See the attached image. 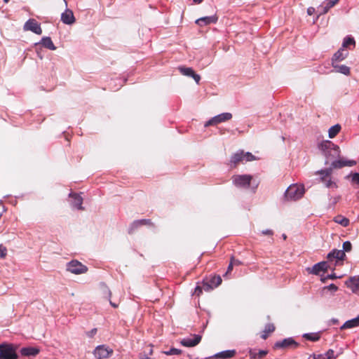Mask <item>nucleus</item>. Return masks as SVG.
<instances>
[{
	"mask_svg": "<svg viewBox=\"0 0 359 359\" xmlns=\"http://www.w3.org/2000/svg\"><path fill=\"white\" fill-rule=\"evenodd\" d=\"M332 66L336 72L341 73L344 75H349L350 74V68L344 65H334V62H332Z\"/></svg>",
	"mask_w": 359,
	"mask_h": 359,
	"instance_id": "25",
	"label": "nucleus"
},
{
	"mask_svg": "<svg viewBox=\"0 0 359 359\" xmlns=\"http://www.w3.org/2000/svg\"><path fill=\"white\" fill-rule=\"evenodd\" d=\"M329 257H333L337 260H343L346 257L344 250H334L332 252L329 254Z\"/></svg>",
	"mask_w": 359,
	"mask_h": 359,
	"instance_id": "33",
	"label": "nucleus"
},
{
	"mask_svg": "<svg viewBox=\"0 0 359 359\" xmlns=\"http://www.w3.org/2000/svg\"><path fill=\"white\" fill-rule=\"evenodd\" d=\"M233 266H234L233 261L230 262V263L228 266V268H227V271H226V273L224 274V276H227V275L231 272V271L233 270Z\"/></svg>",
	"mask_w": 359,
	"mask_h": 359,
	"instance_id": "42",
	"label": "nucleus"
},
{
	"mask_svg": "<svg viewBox=\"0 0 359 359\" xmlns=\"http://www.w3.org/2000/svg\"><path fill=\"white\" fill-rule=\"evenodd\" d=\"M346 285L355 292L359 289V276L351 277L345 283Z\"/></svg>",
	"mask_w": 359,
	"mask_h": 359,
	"instance_id": "22",
	"label": "nucleus"
},
{
	"mask_svg": "<svg viewBox=\"0 0 359 359\" xmlns=\"http://www.w3.org/2000/svg\"><path fill=\"white\" fill-rule=\"evenodd\" d=\"M352 181L359 184V173L355 172L351 175Z\"/></svg>",
	"mask_w": 359,
	"mask_h": 359,
	"instance_id": "41",
	"label": "nucleus"
},
{
	"mask_svg": "<svg viewBox=\"0 0 359 359\" xmlns=\"http://www.w3.org/2000/svg\"><path fill=\"white\" fill-rule=\"evenodd\" d=\"M359 326V316L355 318L347 320L342 326L341 329H348Z\"/></svg>",
	"mask_w": 359,
	"mask_h": 359,
	"instance_id": "26",
	"label": "nucleus"
},
{
	"mask_svg": "<svg viewBox=\"0 0 359 359\" xmlns=\"http://www.w3.org/2000/svg\"><path fill=\"white\" fill-rule=\"evenodd\" d=\"M334 222L341 224L342 226H347L349 224V219L342 215H337L334 217Z\"/></svg>",
	"mask_w": 359,
	"mask_h": 359,
	"instance_id": "29",
	"label": "nucleus"
},
{
	"mask_svg": "<svg viewBox=\"0 0 359 359\" xmlns=\"http://www.w3.org/2000/svg\"><path fill=\"white\" fill-rule=\"evenodd\" d=\"M113 353V350L104 345L97 346L94 351L95 359H103L109 358Z\"/></svg>",
	"mask_w": 359,
	"mask_h": 359,
	"instance_id": "10",
	"label": "nucleus"
},
{
	"mask_svg": "<svg viewBox=\"0 0 359 359\" xmlns=\"http://www.w3.org/2000/svg\"><path fill=\"white\" fill-rule=\"evenodd\" d=\"M6 256V248H2L0 246V258H4Z\"/></svg>",
	"mask_w": 359,
	"mask_h": 359,
	"instance_id": "43",
	"label": "nucleus"
},
{
	"mask_svg": "<svg viewBox=\"0 0 359 359\" xmlns=\"http://www.w3.org/2000/svg\"><path fill=\"white\" fill-rule=\"evenodd\" d=\"M314 12V9L313 8H309L307 10V13L309 15H311Z\"/></svg>",
	"mask_w": 359,
	"mask_h": 359,
	"instance_id": "48",
	"label": "nucleus"
},
{
	"mask_svg": "<svg viewBox=\"0 0 359 359\" xmlns=\"http://www.w3.org/2000/svg\"><path fill=\"white\" fill-rule=\"evenodd\" d=\"M304 194V187L302 184H292L286 190L285 198L287 201H297L301 198Z\"/></svg>",
	"mask_w": 359,
	"mask_h": 359,
	"instance_id": "2",
	"label": "nucleus"
},
{
	"mask_svg": "<svg viewBox=\"0 0 359 359\" xmlns=\"http://www.w3.org/2000/svg\"><path fill=\"white\" fill-rule=\"evenodd\" d=\"M256 160V157L250 152H244L239 151L233 154L231 157V166L236 168L240 163L245 161H252Z\"/></svg>",
	"mask_w": 359,
	"mask_h": 359,
	"instance_id": "3",
	"label": "nucleus"
},
{
	"mask_svg": "<svg viewBox=\"0 0 359 359\" xmlns=\"http://www.w3.org/2000/svg\"><path fill=\"white\" fill-rule=\"evenodd\" d=\"M67 270L72 273L81 274L88 271V267L77 260H72L67 264Z\"/></svg>",
	"mask_w": 359,
	"mask_h": 359,
	"instance_id": "6",
	"label": "nucleus"
},
{
	"mask_svg": "<svg viewBox=\"0 0 359 359\" xmlns=\"http://www.w3.org/2000/svg\"><path fill=\"white\" fill-rule=\"evenodd\" d=\"M356 164V162L355 161H353V160H344V159H340V160H337V161H334L331 165H332V168H335V169H339V168H341L343 167H346V166H348V167H351V166H353Z\"/></svg>",
	"mask_w": 359,
	"mask_h": 359,
	"instance_id": "16",
	"label": "nucleus"
},
{
	"mask_svg": "<svg viewBox=\"0 0 359 359\" xmlns=\"http://www.w3.org/2000/svg\"><path fill=\"white\" fill-rule=\"evenodd\" d=\"M179 70L180 73L184 76L192 77L195 81L198 83L201 80V76L199 74L195 73L191 67H180Z\"/></svg>",
	"mask_w": 359,
	"mask_h": 359,
	"instance_id": "15",
	"label": "nucleus"
},
{
	"mask_svg": "<svg viewBox=\"0 0 359 359\" xmlns=\"http://www.w3.org/2000/svg\"><path fill=\"white\" fill-rule=\"evenodd\" d=\"M232 118V114L229 112L222 113L217 116L212 117L208 121L205 123V127H208L210 126H215L220 123L225 122L229 121Z\"/></svg>",
	"mask_w": 359,
	"mask_h": 359,
	"instance_id": "8",
	"label": "nucleus"
},
{
	"mask_svg": "<svg viewBox=\"0 0 359 359\" xmlns=\"http://www.w3.org/2000/svg\"><path fill=\"white\" fill-rule=\"evenodd\" d=\"M218 18L215 15L206 16L198 18L196 20V23L199 26H205L211 23H215L217 21Z\"/></svg>",
	"mask_w": 359,
	"mask_h": 359,
	"instance_id": "19",
	"label": "nucleus"
},
{
	"mask_svg": "<svg viewBox=\"0 0 359 359\" xmlns=\"http://www.w3.org/2000/svg\"><path fill=\"white\" fill-rule=\"evenodd\" d=\"M341 126L339 124H336L332 126L328 130V135L330 138H334L337 136V135L341 130Z\"/></svg>",
	"mask_w": 359,
	"mask_h": 359,
	"instance_id": "31",
	"label": "nucleus"
},
{
	"mask_svg": "<svg viewBox=\"0 0 359 359\" xmlns=\"http://www.w3.org/2000/svg\"><path fill=\"white\" fill-rule=\"evenodd\" d=\"M24 29L27 31H32L36 34H41L42 33L40 25L34 19H30L27 21L24 25Z\"/></svg>",
	"mask_w": 359,
	"mask_h": 359,
	"instance_id": "12",
	"label": "nucleus"
},
{
	"mask_svg": "<svg viewBox=\"0 0 359 359\" xmlns=\"http://www.w3.org/2000/svg\"><path fill=\"white\" fill-rule=\"evenodd\" d=\"M110 304H111V305L113 307H114V308L118 307V305H117V304H114V303H113V302H110Z\"/></svg>",
	"mask_w": 359,
	"mask_h": 359,
	"instance_id": "52",
	"label": "nucleus"
},
{
	"mask_svg": "<svg viewBox=\"0 0 359 359\" xmlns=\"http://www.w3.org/2000/svg\"><path fill=\"white\" fill-rule=\"evenodd\" d=\"M1 217V214H0V217Z\"/></svg>",
	"mask_w": 359,
	"mask_h": 359,
	"instance_id": "55",
	"label": "nucleus"
},
{
	"mask_svg": "<svg viewBox=\"0 0 359 359\" xmlns=\"http://www.w3.org/2000/svg\"><path fill=\"white\" fill-rule=\"evenodd\" d=\"M332 172V168H327L325 170H321L320 171L316 172V175H320V182L323 183L325 186L327 188H330L332 187H337L336 184L334 182H332L331 179Z\"/></svg>",
	"mask_w": 359,
	"mask_h": 359,
	"instance_id": "4",
	"label": "nucleus"
},
{
	"mask_svg": "<svg viewBox=\"0 0 359 359\" xmlns=\"http://www.w3.org/2000/svg\"><path fill=\"white\" fill-rule=\"evenodd\" d=\"M337 1H329L326 6L321 5L318 8V12L320 15L326 13L328 10L333 7Z\"/></svg>",
	"mask_w": 359,
	"mask_h": 359,
	"instance_id": "28",
	"label": "nucleus"
},
{
	"mask_svg": "<svg viewBox=\"0 0 359 359\" xmlns=\"http://www.w3.org/2000/svg\"><path fill=\"white\" fill-rule=\"evenodd\" d=\"M306 270L308 271V272L309 273L313 274L314 273V266L312 267L307 268Z\"/></svg>",
	"mask_w": 359,
	"mask_h": 359,
	"instance_id": "47",
	"label": "nucleus"
},
{
	"mask_svg": "<svg viewBox=\"0 0 359 359\" xmlns=\"http://www.w3.org/2000/svg\"><path fill=\"white\" fill-rule=\"evenodd\" d=\"M318 147L328 161L340 155L339 147L330 140L323 142Z\"/></svg>",
	"mask_w": 359,
	"mask_h": 359,
	"instance_id": "1",
	"label": "nucleus"
},
{
	"mask_svg": "<svg viewBox=\"0 0 359 359\" xmlns=\"http://www.w3.org/2000/svg\"><path fill=\"white\" fill-rule=\"evenodd\" d=\"M348 54V53L346 50L341 48L334 54L332 57V62L342 61L347 57Z\"/></svg>",
	"mask_w": 359,
	"mask_h": 359,
	"instance_id": "23",
	"label": "nucleus"
},
{
	"mask_svg": "<svg viewBox=\"0 0 359 359\" xmlns=\"http://www.w3.org/2000/svg\"><path fill=\"white\" fill-rule=\"evenodd\" d=\"M338 290V287L334 284H330L323 287L319 290V293L322 297L332 296Z\"/></svg>",
	"mask_w": 359,
	"mask_h": 359,
	"instance_id": "18",
	"label": "nucleus"
},
{
	"mask_svg": "<svg viewBox=\"0 0 359 359\" xmlns=\"http://www.w3.org/2000/svg\"><path fill=\"white\" fill-rule=\"evenodd\" d=\"M268 353L267 351L262 350L256 353L252 350L249 351V355L252 359H261L263 358Z\"/></svg>",
	"mask_w": 359,
	"mask_h": 359,
	"instance_id": "32",
	"label": "nucleus"
},
{
	"mask_svg": "<svg viewBox=\"0 0 359 359\" xmlns=\"http://www.w3.org/2000/svg\"><path fill=\"white\" fill-rule=\"evenodd\" d=\"M337 278V276L335 273L328 274L327 276H325L324 274L320 275V280L323 283H325L327 280L328 279H335Z\"/></svg>",
	"mask_w": 359,
	"mask_h": 359,
	"instance_id": "37",
	"label": "nucleus"
},
{
	"mask_svg": "<svg viewBox=\"0 0 359 359\" xmlns=\"http://www.w3.org/2000/svg\"><path fill=\"white\" fill-rule=\"evenodd\" d=\"M61 20L66 25H72L75 22V18L72 10L67 8L61 15Z\"/></svg>",
	"mask_w": 359,
	"mask_h": 359,
	"instance_id": "17",
	"label": "nucleus"
},
{
	"mask_svg": "<svg viewBox=\"0 0 359 359\" xmlns=\"http://www.w3.org/2000/svg\"><path fill=\"white\" fill-rule=\"evenodd\" d=\"M320 339V334L318 333H316V341H318Z\"/></svg>",
	"mask_w": 359,
	"mask_h": 359,
	"instance_id": "51",
	"label": "nucleus"
},
{
	"mask_svg": "<svg viewBox=\"0 0 359 359\" xmlns=\"http://www.w3.org/2000/svg\"><path fill=\"white\" fill-rule=\"evenodd\" d=\"M149 354H150V355H151V354H152V349H151V350H150Z\"/></svg>",
	"mask_w": 359,
	"mask_h": 359,
	"instance_id": "54",
	"label": "nucleus"
},
{
	"mask_svg": "<svg viewBox=\"0 0 359 359\" xmlns=\"http://www.w3.org/2000/svg\"><path fill=\"white\" fill-rule=\"evenodd\" d=\"M252 180V176L250 175H237L232 177L233 184L241 188H248Z\"/></svg>",
	"mask_w": 359,
	"mask_h": 359,
	"instance_id": "5",
	"label": "nucleus"
},
{
	"mask_svg": "<svg viewBox=\"0 0 359 359\" xmlns=\"http://www.w3.org/2000/svg\"><path fill=\"white\" fill-rule=\"evenodd\" d=\"M262 233L264 235L271 236V235H273V231L270 230V229H267L265 231H262Z\"/></svg>",
	"mask_w": 359,
	"mask_h": 359,
	"instance_id": "46",
	"label": "nucleus"
},
{
	"mask_svg": "<svg viewBox=\"0 0 359 359\" xmlns=\"http://www.w3.org/2000/svg\"><path fill=\"white\" fill-rule=\"evenodd\" d=\"M351 248H352V245L351 243V242L349 241H346L343 243V250L344 252H349L351 250Z\"/></svg>",
	"mask_w": 359,
	"mask_h": 359,
	"instance_id": "39",
	"label": "nucleus"
},
{
	"mask_svg": "<svg viewBox=\"0 0 359 359\" xmlns=\"http://www.w3.org/2000/svg\"><path fill=\"white\" fill-rule=\"evenodd\" d=\"M298 347L299 344L292 337H288L282 341H276L273 345L274 349H296Z\"/></svg>",
	"mask_w": 359,
	"mask_h": 359,
	"instance_id": "7",
	"label": "nucleus"
},
{
	"mask_svg": "<svg viewBox=\"0 0 359 359\" xmlns=\"http://www.w3.org/2000/svg\"><path fill=\"white\" fill-rule=\"evenodd\" d=\"M6 345H7L6 343L0 344V353H1V351H4V348L6 346Z\"/></svg>",
	"mask_w": 359,
	"mask_h": 359,
	"instance_id": "49",
	"label": "nucleus"
},
{
	"mask_svg": "<svg viewBox=\"0 0 359 359\" xmlns=\"http://www.w3.org/2000/svg\"><path fill=\"white\" fill-rule=\"evenodd\" d=\"M233 265L234 266H238V265H241V262L238 260V259H236L233 257H231V259H230V262H233Z\"/></svg>",
	"mask_w": 359,
	"mask_h": 359,
	"instance_id": "44",
	"label": "nucleus"
},
{
	"mask_svg": "<svg viewBox=\"0 0 359 359\" xmlns=\"http://www.w3.org/2000/svg\"><path fill=\"white\" fill-rule=\"evenodd\" d=\"M96 332H97V329H95V328L93 329L90 332V336L92 337L93 335L95 334Z\"/></svg>",
	"mask_w": 359,
	"mask_h": 359,
	"instance_id": "50",
	"label": "nucleus"
},
{
	"mask_svg": "<svg viewBox=\"0 0 359 359\" xmlns=\"http://www.w3.org/2000/svg\"><path fill=\"white\" fill-rule=\"evenodd\" d=\"M40 352V349L37 347H24L21 348L20 353L24 356H36Z\"/></svg>",
	"mask_w": 359,
	"mask_h": 359,
	"instance_id": "20",
	"label": "nucleus"
},
{
	"mask_svg": "<svg viewBox=\"0 0 359 359\" xmlns=\"http://www.w3.org/2000/svg\"><path fill=\"white\" fill-rule=\"evenodd\" d=\"M41 43L45 48L49 50H54L56 49V47L50 37H43L41 40Z\"/></svg>",
	"mask_w": 359,
	"mask_h": 359,
	"instance_id": "30",
	"label": "nucleus"
},
{
	"mask_svg": "<svg viewBox=\"0 0 359 359\" xmlns=\"http://www.w3.org/2000/svg\"><path fill=\"white\" fill-rule=\"evenodd\" d=\"M163 353L167 355H180L182 353V351L178 348H172L168 351H163Z\"/></svg>",
	"mask_w": 359,
	"mask_h": 359,
	"instance_id": "38",
	"label": "nucleus"
},
{
	"mask_svg": "<svg viewBox=\"0 0 359 359\" xmlns=\"http://www.w3.org/2000/svg\"><path fill=\"white\" fill-rule=\"evenodd\" d=\"M355 40L353 37H346L344 39L342 44V48L345 49V48L349 47V46H355Z\"/></svg>",
	"mask_w": 359,
	"mask_h": 359,
	"instance_id": "36",
	"label": "nucleus"
},
{
	"mask_svg": "<svg viewBox=\"0 0 359 359\" xmlns=\"http://www.w3.org/2000/svg\"><path fill=\"white\" fill-rule=\"evenodd\" d=\"M203 289H204L203 287L202 288L200 286H197L195 289V294L198 296H199L201 293H202V290Z\"/></svg>",
	"mask_w": 359,
	"mask_h": 359,
	"instance_id": "45",
	"label": "nucleus"
},
{
	"mask_svg": "<svg viewBox=\"0 0 359 359\" xmlns=\"http://www.w3.org/2000/svg\"><path fill=\"white\" fill-rule=\"evenodd\" d=\"M327 268V262H323L316 264V276H320V271H326Z\"/></svg>",
	"mask_w": 359,
	"mask_h": 359,
	"instance_id": "34",
	"label": "nucleus"
},
{
	"mask_svg": "<svg viewBox=\"0 0 359 359\" xmlns=\"http://www.w3.org/2000/svg\"><path fill=\"white\" fill-rule=\"evenodd\" d=\"M18 355L15 348L11 344H7L4 351L0 353V359H18Z\"/></svg>",
	"mask_w": 359,
	"mask_h": 359,
	"instance_id": "9",
	"label": "nucleus"
},
{
	"mask_svg": "<svg viewBox=\"0 0 359 359\" xmlns=\"http://www.w3.org/2000/svg\"><path fill=\"white\" fill-rule=\"evenodd\" d=\"M283 239H284V240H285V239H286V238H287L286 235L283 234Z\"/></svg>",
	"mask_w": 359,
	"mask_h": 359,
	"instance_id": "53",
	"label": "nucleus"
},
{
	"mask_svg": "<svg viewBox=\"0 0 359 359\" xmlns=\"http://www.w3.org/2000/svg\"><path fill=\"white\" fill-rule=\"evenodd\" d=\"M316 359H336L334 357V351L329 349L324 355H318Z\"/></svg>",
	"mask_w": 359,
	"mask_h": 359,
	"instance_id": "35",
	"label": "nucleus"
},
{
	"mask_svg": "<svg viewBox=\"0 0 359 359\" xmlns=\"http://www.w3.org/2000/svg\"><path fill=\"white\" fill-rule=\"evenodd\" d=\"M275 330V326L272 323H269L265 326L264 331L262 333L261 337L263 339H266L269 335L273 332Z\"/></svg>",
	"mask_w": 359,
	"mask_h": 359,
	"instance_id": "27",
	"label": "nucleus"
},
{
	"mask_svg": "<svg viewBox=\"0 0 359 359\" xmlns=\"http://www.w3.org/2000/svg\"><path fill=\"white\" fill-rule=\"evenodd\" d=\"M142 226H154L153 222L151 219H142L139 220H135L132 222L128 229V233L133 234L135 232V231Z\"/></svg>",
	"mask_w": 359,
	"mask_h": 359,
	"instance_id": "11",
	"label": "nucleus"
},
{
	"mask_svg": "<svg viewBox=\"0 0 359 359\" xmlns=\"http://www.w3.org/2000/svg\"><path fill=\"white\" fill-rule=\"evenodd\" d=\"M303 337L307 340L314 341V334L313 333L304 334L303 335Z\"/></svg>",
	"mask_w": 359,
	"mask_h": 359,
	"instance_id": "40",
	"label": "nucleus"
},
{
	"mask_svg": "<svg viewBox=\"0 0 359 359\" xmlns=\"http://www.w3.org/2000/svg\"><path fill=\"white\" fill-rule=\"evenodd\" d=\"M236 353V352L235 350H227L215 354V358L223 359L231 358L235 356Z\"/></svg>",
	"mask_w": 359,
	"mask_h": 359,
	"instance_id": "24",
	"label": "nucleus"
},
{
	"mask_svg": "<svg viewBox=\"0 0 359 359\" xmlns=\"http://www.w3.org/2000/svg\"><path fill=\"white\" fill-rule=\"evenodd\" d=\"M222 283V278L220 276H214L210 278L208 283H203V288L205 290L208 291L219 286Z\"/></svg>",
	"mask_w": 359,
	"mask_h": 359,
	"instance_id": "14",
	"label": "nucleus"
},
{
	"mask_svg": "<svg viewBox=\"0 0 359 359\" xmlns=\"http://www.w3.org/2000/svg\"><path fill=\"white\" fill-rule=\"evenodd\" d=\"M69 197H71L73 199L72 203L73 207L79 210L83 209V208L82 207L83 198L79 194L76 193H71L69 194Z\"/></svg>",
	"mask_w": 359,
	"mask_h": 359,
	"instance_id": "21",
	"label": "nucleus"
},
{
	"mask_svg": "<svg viewBox=\"0 0 359 359\" xmlns=\"http://www.w3.org/2000/svg\"><path fill=\"white\" fill-rule=\"evenodd\" d=\"M193 339L184 338L181 340L180 344L186 347H194L198 344L201 341V336L199 334H194Z\"/></svg>",
	"mask_w": 359,
	"mask_h": 359,
	"instance_id": "13",
	"label": "nucleus"
}]
</instances>
